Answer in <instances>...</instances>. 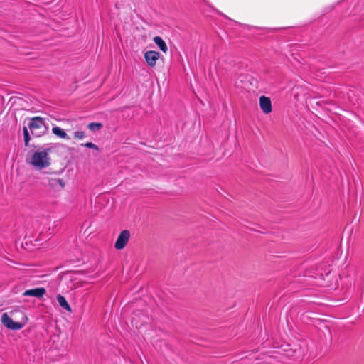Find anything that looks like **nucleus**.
<instances>
[{"mask_svg": "<svg viewBox=\"0 0 364 364\" xmlns=\"http://www.w3.org/2000/svg\"><path fill=\"white\" fill-rule=\"evenodd\" d=\"M28 128H29L32 136L34 137H41L45 135L48 131V127L46 125V119L41 117L31 118Z\"/></svg>", "mask_w": 364, "mask_h": 364, "instance_id": "1", "label": "nucleus"}, {"mask_svg": "<svg viewBox=\"0 0 364 364\" xmlns=\"http://www.w3.org/2000/svg\"><path fill=\"white\" fill-rule=\"evenodd\" d=\"M29 163L38 170L43 169L50 165V158L46 151H35Z\"/></svg>", "mask_w": 364, "mask_h": 364, "instance_id": "2", "label": "nucleus"}, {"mask_svg": "<svg viewBox=\"0 0 364 364\" xmlns=\"http://www.w3.org/2000/svg\"><path fill=\"white\" fill-rule=\"evenodd\" d=\"M1 323L8 329L18 331L23 328L24 323L14 321L7 313H4L1 316Z\"/></svg>", "mask_w": 364, "mask_h": 364, "instance_id": "3", "label": "nucleus"}, {"mask_svg": "<svg viewBox=\"0 0 364 364\" xmlns=\"http://www.w3.org/2000/svg\"><path fill=\"white\" fill-rule=\"evenodd\" d=\"M130 237V232L127 230H122L119 235L115 243L114 247L117 250L123 249L127 244Z\"/></svg>", "mask_w": 364, "mask_h": 364, "instance_id": "4", "label": "nucleus"}, {"mask_svg": "<svg viewBox=\"0 0 364 364\" xmlns=\"http://www.w3.org/2000/svg\"><path fill=\"white\" fill-rule=\"evenodd\" d=\"M161 54L154 50H149L144 53V59L147 65L151 67H155L157 60L160 58Z\"/></svg>", "mask_w": 364, "mask_h": 364, "instance_id": "5", "label": "nucleus"}, {"mask_svg": "<svg viewBox=\"0 0 364 364\" xmlns=\"http://www.w3.org/2000/svg\"><path fill=\"white\" fill-rule=\"evenodd\" d=\"M260 109L264 114H269L272 110V102L269 97L262 95L259 99Z\"/></svg>", "mask_w": 364, "mask_h": 364, "instance_id": "6", "label": "nucleus"}, {"mask_svg": "<svg viewBox=\"0 0 364 364\" xmlns=\"http://www.w3.org/2000/svg\"><path fill=\"white\" fill-rule=\"evenodd\" d=\"M46 293V290L44 287H37L35 289H31L26 290L23 293V296H33L38 299L42 298Z\"/></svg>", "mask_w": 364, "mask_h": 364, "instance_id": "7", "label": "nucleus"}, {"mask_svg": "<svg viewBox=\"0 0 364 364\" xmlns=\"http://www.w3.org/2000/svg\"><path fill=\"white\" fill-rule=\"evenodd\" d=\"M153 41L163 53H166L167 52L168 47L162 38L160 36H155L153 38Z\"/></svg>", "mask_w": 364, "mask_h": 364, "instance_id": "8", "label": "nucleus"}, {"mask_svg": "<svg viewBox=\"0 0 364 364\" xmlns=\"http://www.w3.org/2000/svg\"><path fill=\"white\" fill-rule=\"evenodd\" d=\"M52 132L55 135H56L57 136H58L61 139H70L69 136L67 134V133L65 132V130L58 126H54L53 127Z\"/></svg>", "mask_w": 364, "mask_h": 364, "instance_id": "9", "label": "nucleus"}, {"mask_svg": "<svg viewBox=\"0 0 364 364\" xmlns=\"http://www.w3.org/2000/svg\"><path fill=\"white\" fill-rule=\"evenodd\" d=\"M57 301L59 303V305L63 308L64 309L71 311V308L69 304L68 303L66 299L62 296L61 294H58L57 296Z\"/></svg>", "mask_w": 364, "mask_h": 364, "instance_id": "10", "label": "nucleus"}, {"mask_svg": "<svg viewBox=\"0 0 364 364\" xmlns=\"http://www.w3.org/2000/svg\"><path fill=\"white\" fill-rule=\"evenodd\" d=\"M48 185L52 188H56L57 186L59 185L61 188H63L65 186V181L61 178H49Z\"/></svg>", "mask_w": 364, "mask_h": 364, "instance_id": "11", "label": "nucleus"}, {"mask_svg": "<svg viewBox=\"0 0 364 364\" xmlns=\"http://www.w3.org/2000/svg\"><path fill=\"white\" fill-rule=\"evenodd\" d=\"M23 140H24L25 146H31L36 148V146L35 145H30L31 136H30V134H29L27 127L23 126Z\"/></svg>", "mask_w": 364, "mask_h": 364, "instance_id": "12", "label": "nucleus"}, {"mask_svg": "<svg viewBox=\"0 0 364 364\" xmlns=\"http://www.w3.org/2000/svg\"><path fill=\"white\" fill-rule=\"evenodd\" d=\"M103 124L101 122H90L87 127L92 132L100 130L102 128Z\"/></svg>", "mask_w": 364, "mask_h": 364, "instance_id": "13", "label": "nucleus"}, {"mask_svg": "<svg viewBox=\"0 0 364 364\" xmlns=\"http://www.w3.org/2000/svg\"><path fill=\"white\" fill-rule=\"evenodd\" d=\"M81 145L89 149L98 150V146L96 144H93L92 142H87L85 144H82Z\"/></svg>", "mask_w": 364, "mask_h": 364, "instance_id": "14", "label": "nucleus"}, {"mask_svg": "<svg viewBox=\"0 0 364 364\" xmlns=\"http://www.w3.org/2000/svg\"><path fill=\"white\" fill-rule=\"evenodd\" d=\"M74 136L75 138L82 139L85 136V132L82 131H77L74 133Z\"/></svg>", "mask_w": 364, "mask_h": 364, "instance_id": "15", "label": "nucleus"}, {"mask_svg": "<svg viewBox=\"0 0 364 364\" xmlns=\"http://www.w3.org/2000/svg\"><path fill=\"white\" fill-rule=\"evenodd\" d=\"M315 279H321V280H324L325 279V277H324V274L323 273H318L316 274V276H313Z\"/></svg>", "mask_w": 364, "mask_h": 364, "instance_id": "16", "label": "nucleus"}, {"mask_svg": "<svg viewBox=\"0 0 364 364\" xmlns=\"http://www.w3.org/2000/svg\"><path fill=\"white\" fill-rule=\"evenodd\" d=\"M53 149V147L52 146H48L47 148H45L42 150V151H46V155L48 156L49 153L52 151Z\"/></svg>", "mask_w": 364, "mask_h": 364, "instance_id": "17", "label": "nucleus"}, {"mask_svg": "<svg viewBox=\"0 0 364 364\" xmlns=\"http://www.w3.org/2000/svg\"><path fill=\"white\" fill-rule=\"evenodd\" d=\"M328 274H329V272H326V276H328Z\"/></svg>", "mask_w": 364, "mask_h": 364, "instance_id": "18", "label": "nucleus"}]
</instances>
